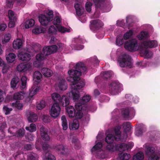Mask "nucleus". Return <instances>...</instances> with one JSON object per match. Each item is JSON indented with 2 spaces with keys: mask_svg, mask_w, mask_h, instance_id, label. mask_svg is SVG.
Segmentation results:
<instances>
[{
  "mask_svg": "<svg viewBox=\"0 0 160 160\" xmlns=\"http://www.w3.org/2000/svg\"><path fill=\"white\" fill-rule=\"evenodd\" d=\"M76 70L71 69L68 71L69 76L67 78V81L72 83L71 84L72 89L70 93L72 95L74 101L78 100L80 98L79 92L78 90L83 88L85 85L84 79H81L80 76L82 73L87 72V68L84 63L80 62L75 65Z\"/></svg>",
  "mask_w": 160,
  "mask_h": 160,
  "instance_id": "f257e3e1",
  "label": "nucleus"
},
{
  "mask_svg": "<svg viewBox=\"0 0 160 160\" xmlns=\"http://www.w3.org/2000/svg\"><path fill=\"white\" fill-rule=\"evenodd\" d=\"M138 46V41L135 39L129 40L126 42L124 44L125 48L130 51L136 50Z\"/></svg>",
  "mask_w": 160,
  "mask_h": 160,
  "instance_id": "0eeeda50",
  "label": "nucleus"
},
{
  "mask_svg": "<svg viewBox=\"0 0 160 160\" xmlns=\"http://www.w3.org/2000/svg\"><path fill=\"white\" fill-rule=\"evenodd\" d=\"M121 127L118 125L114 127L113 128L114 135L109 134L106 137L105 142L108 143H112L113 142L114 140L116 141H119L121 140Z\"/></svg>",
  "mask_w": 160,
  "mask_h": 160,
  "instance_id": "20e7f679",
  "label": "nucleus"
},
{
  "mask_svg": "<svg viewBox=\"0 0 160 160\" xmlns=\"http://www.w3.org/2000/svg\"><path fill=\"white\" fill-rule=\"evenodd\" d=\"M130 155L126 153H124L122 155L121 153V156H120V160H128L130 158Z\"/></svg>",
  "mask_w": 160,
  "mask_h": 160,
  "instance_id": "a18cd8bd",
  "label": "nucleus"
},
{
  "mask_svg": "<svg viewBox=\"0 0 160 160\" xmlns=\"http://www.w3.org/2000/svg\"><path fill=\"white\" fill-rule=\"evenodd\" d=\"M113 72L111 71H105L101 74V76L104 79H107L110 78Z\"/></svg>",
  "mask_w": 160,
  "mask_h": 160,
  "instance_id": "7c9ffc66",
  "label": "nucleus"
},
{
  "mask_svg": "<svg viewBox=\"0 0 160 160\" xmlns=\"http://www.w3.org/2000/svg\"><path fill=\"white\" fill-rule=\"evenodd\" d=\"M102 146V143L101 142H98L92 147L91 149V151L92 152H94L101 149Z\"/></svg>",
  "mask_w": 160,
  "mask_h": 160,
  "instance_id": "e433bc0d",
  "label": "nucleus"
},
{
  "mask_svg": "<svg viewBox=\"0 0 160 160\" xmlns=\"http://www.w3.org/2000/svg\"><path fill=\"white\" fill-rule=\"evenodd\" d=\"M122 126L124 128V131L125 132L127 133L130 131L131 128L130 123L129 122H124L122 124Z\"/></svg>",
  "mask_w": 160,
  "mask_h": 160,
  "instance_id": "f704fd0d",
  "label": "nucleus"
},
{
  "mask_svg": "<svg viewBox=\"0 0 160 160\" xmlns=\"http://www.w3.org/2000/svg\"><path fill=\"white\" fill-rule=\"evenodd\" d=\"M41 72L44 75L47 77H50L52 75V72L50 69L46 68H42Z\"/></svg>",
  "mask_w": 160,
  "mask_h": 160,
  "instance_id": "412c9836",
  "label": "nucleus"
},
{
  "mask_svg": "<svg viewBox=\"0 0 160 160\" xmlns=\"http://www.w3.org/2000/svg\"><path fill=\"white\" fill-rule=\"evenodd\" d=\"M75 107L77 111H87V113L88 112L89 109L87 105H84L82 103L79 102L77 103L75 105Z\"/></svg>",
  "mask_w": 160,
  "mask_h": 160,
  "instance_id": "f3484780",
  "label": "nucleus"
},
{
  "mask_svg": "<svg viewBox=\"0 0 160 160\" xmlns=\"http://www.w3.org/2000/svg\"><path fill=\"white\" fill-rule=\"evenodd\" d=\"M144 158V155L142 152H139L133 156V160H142Z\"/></svg>",
  "mask_w": 160,
  "mask_h": 160,
  "instance_id": "cd10ccee",
  "label": "nucleus"
},
{
  "mask_svg": "<svg viewBox=\"0 0 160 160\" xmlns=\"http://www.w3.org/2000/svg\"><path fill=\"white\" fill-rule=\"evenodd\" d=\"M42 120L45 123L49 122L50 121V117L46 115H43L42 116Z\"/></svg>",
  "mask_w": 160,
  "mask_h": 160,
  "instance_id": "0e129e2a",
  "label": "nucleus"
},
{
  "mask_svg": "<svg viewBox=\"0 0 160 160\" xmlns=\"http://www.w3.org/2000/svg\"><path fill=\"white\" fill-rule=\"evenodd\" d=\"M145 129L142 126H140L137 128L136 131V134L138 136H140L142 135L143 132L145 131Z\"/></svg>",
  "mask_w": 160,
  "mask_h": 160,
  "instance_id": "c9c22d12",
  "label": "nucleus"
},
{
  "mask_svg": "<svg viewBox=\"0 0 160 160\" xmlns=\"http://www.w3.org/2000/svg\"><path fill=\"white\" fill-rule=\"evenodd\" d=\"M61 22L60 18L58 17H56L54 18L53 21V23L54 25H59Z\"/></svg>",
  "mask_w": 160,
  "mask_h": 160,
  "instance_id": "4d7b16f0",
  "label": "nucleus"
},
{
  "mask_svg": "<svg viewBox=\"0 0 160 160\" xmlns=\"http://www.w3.org/2000/svg\"><path fill=\"white\" fill-rule=\"evenodd\" d=\"M13 107L17 108L18 110H22L23 108V105L22 103H20L19 101H17L15 102L12 103Z\"/></svg>",
  "mask_w": 160,
  "mask_h": 160,
  "instance_id": "473e14b6",
  "label": "nucleus"
},
{
  "mask_svg": "<svg viewBox=\"0 0 160 160\" xmlns=\"http://www.w3.org/2000/svg\"><path fill=\"white\" fill-rule=\"evenodd\" d=\"M122 143L124 144L126 146H121L122 149V151H124L125 150H129L131 149V148H132L134 146V144L133 143H129L128 144H127L124 143Z\"/></svg>",
  "mask_w": 160,
  "mask_h": 160,
  "instance_id": "4c0bfd02",
  "label": "nucleus"
},
{
  "mask_svg": "<svg viewBox=\"0 0 160 160\" xmlns=\"http://www.w3.org/2000/svg\"><path fill=\"white\" fill-rule=\"evenodd\" d=\"M148 37V33L145 31H142L139 35H138V37L139 40H142L143 39H146Z\"/></svg>",
  "mask_w": 160,
  "mask_h": 160,
  "instance_id": "37998d69",
  "label": "nucleus"
},
{
  "mask_svg": "<svg viewBox=\"0 0 160 160\" xmlns=\"http://www.w3.org/2000/svg\"><path fill=\"white\" fill-rule=\"evenodd\" d=\"M157 46V41L153 40L149 41H144L142 42L140 45V49L143 50L148 48H154Z\"/></svg>",
  "mask_w": 160,
  "mask_h": 160,
  "instance_id": "1a4fd4ad",
  "label": "nucleus"
},
{
  "mask_svg": "<svg viewBox=\"0 0 160 160\" xmlns=\"http://www.w3.org/2000/svg\"><path fill=\"white\" fill-rule=\"evenodd\" d=\"M109 90L113 95H116L118 94L121 91V87L118 83L113 82L110 84Z\"/></svg>",
  "mask_w": 160,
  "mask_h": 160,
  "instance_id": "9b49d317",
  "label": "nucleus"
},
{
  "mask_svg": "<svg viewBox=\"0 0 160 160\" xmlns=\"http://www.w3.org/2000/svg\"><path fill=\"white\" fill-rule=\"evenodd\" d=\"M66 107V111L68 113L69 117L73 118L75 116L76 111L73 106H68Z\"/></svg>",
  "mask_w": 160,
  "mask_h": 160,
  "instance_id": "6ab92c4d",
  "label": "nucleus"
},
{
  "mask_svg": "<svg viewBox=\"0 0 160 160\" xmlns=\"http://www.w3.org/2000/svg\"><path fill=\"white\" fill-rule=\"evenodd\" d=\"M46 156L47 157L46 160H55L54 156L50 153H46Z\"/></svg>",
  "mask_w": 160,
  "mask_h": 160,
  "instance_id": "052dcab7",
  "label": "nucleus"
},
{
  "mask_svg": "<svg viewBox=\"0 0 160 160\" xmlns=\"http://www.w3.org/2000/svg\"><path fill=\"white\" fill-rule=\"evenodd\" d=\"M60 105L57 103H54L52 105L49 111L51 116L55 118L59 115L61 109Z\"/></svg>",
  "mask_w": 160,
  "mask_h": 160,
  "instance_id": "6e6552de",
  "label": "nucleus"
},
{
  "mask_svg": "<svg viewBox=\"0 0 160 160\" xmlns=\"http://www.w3.org/2000/svg\"><path fill=\"white\" fill-rule=\"evenodd\" d=\"M90 22V29L95 32L99 30L103 25V23L99 19L92 20Z\"/></svg>",
  "mask_w": 160,
  "mask_h": 160,
  "instance_id": "9d476101",
  "label": "nucleus"
},
{
  "mask_svg": "<svg viewBox=\"0 0 160 160\" xmlns=\"http://www.w3.org/2000/svg\"><path fill=\"white\" fill-rule=\"evenodd\" d=\"M57 32V27H55L53 26H51L48 29L49 34H55Z\"/></svg>",
  "mask_w": 160,
  "mask_h": 160,
  "instance_id": "8fccbe9b",
  "label": "nucleus"
},
{
  "mask_svg": "<svg viewBox=\"0 0 160 160\" xmlns=\"http://www.w3.org/2000/svg\"><path fill=\"white\" fill-rule=\"evenodd\" d=\"M5 93L3 91L0 89V102L4 100Z\"/></svg>",
  "mask_w": 160,
  "mask_h": 160,
  "instance_id": "bf43d9fd",
  "label": "nucleus"
},
{
  "mask_svg": "<svg viewBox=\"0 0 160 160\" xmlns=\"http://www.w3.org/2000/svg\"><path fill=\"white\" fill-rule=\"evenodd\" d=\"M14 3V0H6L7 5L9 8L13 6Z\"/></svg>",
  "mask_w": 160,
  "mask_h": 160,
  "instance_id": "338daca9",
  "label": "nucleus"
},
{
  "mask_svg": "<svg viewBox=\"0 0 160 160\" xmlns=\"http://www.w3.org/2000/svg\"><path fill=\"white\" fill-rule=\"evenodd\" d=\"M155 149L153 147H148L146 148V154L148 156L155 153Z\"/></svg>",
  "mask_w": 160,
  "mask_h": 160,
  "instance_id": "c756f323",
  "label": "nucleus"
},
{
  "mask_svg": "<svg viewBox=\"0 0 160 160\" xmlns=\"http://www.w3.org/2000/svg\"><path fill=\"white\" fill-rule=\"evenodd\" d=\"M126 146L124 143L115 144L110 143L107 146V148L110 152H113L115 151H118L120 152L122 151L121 146Z\"/></svg>",
  "mask_w": 160,
  "mask_h": 160,
  "instance_id": "f8f14e48",
  "label": "nucleus"
},
{
  "mask_svg": "<svg viewBox=\"0 0 160 160\" xmlns=\"http://www.w3.org/2000/svg\"><path fill=\"white\" fill-rule=\"evenodd\" d=\"M16 57L15 54L10 53L6 57V59L8 62L12 63L15 61Z\"/></svg>",
  "mask_w": 160,
  "mask_h": 160,
  "instance_id": "b1692460",
  "label": "nucleus"
},
{
  "mask_svg": "<svg viewBox=\"0 0 160 160\" xmlns=\"http://www.w3.org/2000/svg\"><path fill=\"white\" fill-rule=\"evenodd\" d=\"M36 154L32 152H30L28 155V158L30 160H36Z\"/></svg>",
  "mask_w": 160,
  "mask_h": 160,
  "instance_id": "680f3d73",
  "label": "nucleus"
},
{
  "mask_svg": "<svg viewBox=\"0 0 160 160\" xmlns=\"http://www.w3.org/2000/svg\"><path fill=\"white\" fill-rule=\"evenodd\" d=\"M76 14L78 16H81L82 13L81 11L82 6L80 3H76L74 5Z\"/></svg>",
  "mask_w": 160,
  "mask_h": 160,
  "instance_id": "bb28decb",
  "label": "nucleus"
},
{
  "mask_svg": "<svg viewBox=\"0 0 160 160\" xmlns=\"http://www.w3.org/2000/svg\"><path fill=\"white\" fill-rule=\"evenodd\" d=\"M3 110L5 111V114L8 115L10 113V112L12 110L11 108H9L7 106H4L3 107Z\"/></svg>",
  "mask_w": 160,
  "mask_h": 160,
  "instance_id": "774afa93",
  "label": "nucleus"
},
{
  "mask_svg": "<svg viewBox=\"0 0 160 160\" xmlns=\"http://www.w3.org/2000/svg\"><path fill=\"white\" fill-rule=\"evenodd\" d=\"M39 88L38 87H37L33 89L32 90L30 91V95L32 96H34L36 94L37 92L39 90Z\"/></svg>",
  "mask_w": 160,
  "mask_h": 160,
  "instance_id": "13d9d810",
  "label": "nucleus"
},
{
  "mask_svg": "<svg viewBox=\"0 0 160 160\" xmlns=\"http://www.w3.org/2000/svg\"><path fill=\"white\" fill-rule=\"evenodd\" d=\"M95 8L97 9H103L104 8V3L105 0H92Z\"/></svg>",
  "mask_w": 160,
  "mask_h": 160,
  "instance_id": "a211bd4d",
  "label": "nucleus"
},
{
  "mask_svg": "<svg viewBox=\"0 0 160 160\" xmlns=\"http://www.w3.org/2000/svg\"><path fill=\"white\" fill-rule=\"evenodd\" d=\"M57 49L58 47L56 45L44 47L42 52L36 55V60L38 62L41 61L45 58L46 56L56 52Z\"/></svg>",
  "mask_w": 160,
  "mask_h": 160,
  "instance_id": "f03ea898",
  "label": "nucleus"
},
{
  "mask_svg": "<svg viewBox=\"0 0 160 160\" xmlns=\"http://www.w3.org/2000/svg\"><path fill=\"white\" fill-rule=\"evenodd\" d=\"M133 34V32L132 30H130L128 32L125 33L123 36V39L127 40Z\"/></svg>",
  "mask_w": 160,
  "mask_h": 160,
  "instance_id": "49530a36",
  "label": "nucleus"
},
{
  "mask_svg": "<svg viewBox=\"0 0 160 160\" xmlns=\"http://www.w3.org/2000/svg\"><path fill=\"white\" fill-rule=\"evenodd\" d=\"M45 31V28L41 26H36L32 30V32L35 34H39Z\"/></svg>",
  "mask_w": 160,
  "mask_h": 160,
  "instance_id": "a878e982",
  "label": "nucleus"
},
{
  "mask_svg": "<svg viewBox=\"0 0 160 160\" xmlns=\"http://www.w3.org/2000/svg\"><path fill=\"white\" fill-rule=\"evenodd\" d=\"M25 133V130L23 129H20L18 130L15 134V136L18 137H23Z\"/></svg>",
  "mask_w": 160,
  "mask_h": 160,
  "instance_id": "09e8293b",
  "label": "nucleus"
},
{
  "mask_svg": "<svg viewBox=\"0 0 160 160\" xmlns=\"http://www.w3.org/2000/svg\"><path fill=\"white\" fill-rule=\"evenodd\" d=\"M25 94V92L23 91L15 93L13 95V100L22 99L24 98L23 95Z\"/></svg>",
  "mask_w": 160,
  "mask_h": 160,
  "instance_id": "5701e85b",
  "label": "nucleus"
},
{
  "mask_svg": "<svg viewBox=\"0 0 160 160\" xmlns=\"http://www.w3.org/2000/svg\"><path fill=\"white\" fill-rule=\"evenodd\" d=\"M18 57L20 60L28 61L31 59L30 55L28 53L21 52L19 53Z\"/></svg>",
  "mask_w": 160,
  "mask_h": 160,
  "instance_id": "dca6fc26",
  "label": "nucleus"
},
{
  "mask_svg": "<svg viewBox=\"0 0 160 160\" xmlns=\"http://www.w3.org/2000/svg\"><path fill=\"white\" fill-rule=\"evenodd\" d=\"M158 156L155 153L148 156V160H159Z\"/></svg>",
  "mask_w": 160,
  "mask_h": 160,
  "instance_id": "6e6d98bb",
  "label": "nucleus"
},
{
  "mask_svg": "<svg viewBox=\"0 0 160 160\" xmlns=\"http://www.w3.org/2000/svg\"><path fill=\"white\" fill-rule=\"evenodd\" d=\"M8 16L10 20H16V18L15 16L14 12L11 10L8 11Z\"/></svg>",
  "mask_w": 160,
  "mask_h": 160,
  "instance_id": "3c124183",
  "label": "nucleus"
},
{
  "mask_svg": "<svg viewBox=\"0 0 160 160\" xmlns=\"http://www.w3.org/2000/svg\"><path fill=\"white\" fill-rule=\"evenodd\" d=\"M21 84L19 78L16 76L12 78L10 82L11 87L13 89L20 87L21 89H24L26 87L27 78L25 76H22L21 79Z\"/></svg>",
  "mask_w": 160,
  "mask_h": 160,
  "instance_id": "7ed1b4c3",
  "label": "nucleus"
},
{
  "mask_svg": "<svg viewBox=\"0 0 160 160\" xmlns=\"http://www.w3.org/2000/svg\"><path fill=\"white\" fill-rule=\"evenodd\" d=\"M35 22L34 19H31L26 21L25 22V27L26 28L32 27L35 24Z\"/></svg>",
  "mask_w": 160,
  "mask_h": 160,
  "instance_id": "72a5a7b5",
  "label": "nucleus"
},
{
  "mask_svg": "<svg viewBox=\"0 0 160 160\" xmlns=\"http://www.w3.org/2000/svg\"><path fill=\"white\" fill-rule=\"evenodd\" d=\"M131 58L128 54L124 53L122 57L118 61L119 65L121 67H132V64L131 62Z\"/></svg>",
  "mask_w": 160,
  "mask_h": 160,
  "instance_id": "423d86ee",
  "label": "nucleus"
},
{
  "mask_svg": "<svg viewBox=\"0 0 160 160\" xmlns=\"http://www.w3.org/2000/svg\"><path fill=\"white\" fill-rule=\"evenodd\" d=\"M57 86L61 90H65L67 88V86L65 84V81L63 79L61 80L59 82Z\"/></svg>",
  "mask_w": 160,
  "mask_h": 160,
  "instance_id": "393cba45",
  "label": "nucleus"
},
{
  "mask_svg": "<svg viewBox=\"0 0 160 160\" xmlns=\"http://www.w3.org/2000/svg\"><path fill=\"white\" fill-rule=\"evenodd\" d=\"M11 38V35L9 33L6 34L2 40V42L4 44L5 43H6L8 42L10 40Z\"/></svg>",
  "mask_w": 160,
  "mask_h": 160,
  "instance_id": "603ef678",
  "label": "nucleus"
},
{
  "mask_svg": "<svg viewBox=\"0 0 160 160\" xmlns=\"http://www.w3.org/2000/svg\"><path fill=\"white\" fill-rule=\"evenodd\" d=\"M90 98L91 97L90 95H85L82 97V99H80V102L85 105V104L88 102Z\"/></svg>",
  "mask_w": 160,
  "mask_h": 160,
  "instance_id": "ea45409f",
  "label": "nucleus"
},
{
  "mask_svg": "<svg viewBox=\"0 0 160 160\" xmlns=\"http://www.w3.org/2000/svg\"><path fill=\"white\" fill-rule=\"evenodd\" d=\"M72 126L73 129L76 130L78 129L79 126L78 122L76 120H73L72 125Z\"/></svg>",
  "mask_w": 160,
  "mask_h": 160,
  "instance_id": "864d4df0",
  "label": "nucleus"
},
{
  "mask_svg": "<svg viewBox=\"0 0 160 160\" xmlns=\"http://www.w3.org/2000/svg\"><path fill=\"white\" fill-rule=\"evenodd\" d=\"M25 129L31 132H33L36 130V127L35 124L32 123L30 124V126L26 127Z\"/></svg>",
  "mask_w": 160,
  "mask_h": 160,
  "instance_id": "a19ab883",
  "label": "nucleus"
},
{
  "mask_svg": "<svg viewBox=\"0 0 160 160\" xmlns=\"http://www.w3.org/2000/svg\"><path fill=\"white\" fill-rule=\"evenodd\" d=\"M40 130L42 139L45 141H49L50 139V137L48 133V129L43 126H42L40 128Z\"/></svg>",
  "mask_w": 160,
  "mask_h": 160,
  "instance_id": "4468645a",
  "label": "nucleus"
},
{
  "mask_svg": "<svg viewBox=\"0 0 160 160\" xmlns=\"http://www.w3.org/2000/svg\"><path fill=\"white\" fill-rule=\"evenodd\" d=\"M122 114L123 117L126 119H128L129 117V112L128 109L124 108L123 109L122 111Z\"/></svg>",
  "mask_w": 160,
  "mask_h": 160,
  "instance_id": "c03bdc74",
  "label": "nucleus"
},
{
  "mask_svg": "<svg viewBox=\"0 0 160 160\" xmlns=\"http://www.w3.org/2000/svg\"><path fill=\"white\" fill-rule=\"evenodd\" d=\"M116 44L118 46H120L124 43V40L122 37L117 36L116 41Z\"/></svg>",
  "mask_w": 160,
  "mask_h": 160,
  "instance_id": "de8ad7c7",
  "label": "nucleus"
},
{
  "mask_svg": "<svg viewBox=\"0 0 160 160\" xmlns=\"http://www.w3.org/2000/svg\"><path fill=\"white\" fill-rule=\"evenodd\" d=\"M52 98L54 103H57L60 105H62L63 107H66L69 105L70 101L68 97L63 95L61 97L60 95L56 93L52 94Z\"/></svg>",
  "mask_w": 160,
  "mask_h": 160,
  "instance_id": "39448f33",
  "label": "nucleus"
},
{
  "mask_svg": "<svg viewBox=\"0 0 160 160\" xmlns=\"http://www.w3.org/2000/svg\"><path fill=\"white\" fill-rule=\"evenodd\" d=\"M42 77V75L41 72L38 71L35 72L33 75V78L35 81H36V80H40Z\"/></svg>",
  "mask_w": 160,
  "mask_h": 160,
  "instance_id": "58836bf2",
  "label": "nucleus"
},
{
  "mask_svg": "<svg viewBox=\"0 0 160 160\" xmlns=\"http://www.w3.org/2000/svg\"><path fill=\"white\" fill-rule=\"evenodd\" d=\"M28 120L29 122H36L38 119L37 115L33 112H31L29 113V116L28 118Z\"/></svg>",
  "mask_w": 160,
  "mask_h": 160,
  "instance_id": "4be33fe9",
  "label": "nucleus"
},
{
  "mask_svg": "<svg viewBox=\"0 0 160 160\" xmlns=\"http://www.w3.org/2000/svg\"><path fill=\"white\" fill-rule=\"evenodd\" d=\"M57 149L62 154H65L68 152V149L62 145H60L58 146Z\"/></svg>",
  "mask_w": 160,
  "mask_h": 160,
  "instance_id": "c85d7f7f",
  "label": "nucleus"
},
{
  "mask_svg": "<svg viewBox=\"0 0 160 160\" xmlns=\"http://www.w3.org/2000/svg\"><path fill=\"white\" fill-rule=\"evenodd\" d=\"M46 106V102L43 100H41L37 104L36 108L38 110H41L43 108Z\"/></svg>",
  "mask_w": 160,
  "mask_h": 160,
  "instance_id": "79ce46f5",
  "label": "nucleus"
},
{
  "mask_svg": "<svg viewBox=\"0 0 160 160\" xmlns=\"http://www.w3.org/2000/svg\"><path fill=\"white\" fill-rule=\"evenodd\" d=\"M22 42L20 39H17L14 40L13 42V47L15 49H19L21 48L22 46Z\"/></svg>",
  "mask_w": 160,
  "mask_h": 160,
  "instance_id": "aec40b11",
  "label": "nucleus"
},
{
  "mask_svg": "<svg viewBox=\"0 0 160 160\" xmlns=\"http://www.w3.org/2000/svg\"><path fill=\"white\" fill-rule=\"evenodd\" d=\"M57 30H58L59 32L62 33H64L67 31V28L62 26H57Z\"/></svg>",
  "mask_w": 160,
  "mask_h": 160,
  "instance_id": "e2e57ef3",
  "label": "nucleus"
},
{
  "mask_svg": "<svg viewBox=\"0 0 160 160\" xmlns=\"http://www.w3.org/2000/svg\"><path fill=\"white\" fill-rule=\"evenodd\" d=\"M92 6V3L89 2H87L85 6V7L86 11L89 12L91 11V7Z\"/></svg>",
  "mask_w": 160,
  "mask_h": 160,
  "instance_id": "5fc2aeb1",
  "label": "nucleus"
},
{
  "mask_svg": "<svg viewBox=\"0 0 160 160\" xmlns=\"http://www.w3.org/2000/svg\"><path fill=\"white\" fill-rule=\"evenodd\" d=\"M32 66L29 64L21 63L17 67V70L19 72H25L31 69Z\"/></svg>",
  "mask_w": 160,
  "mask_h": 160,
  "instance_id": "2eb2a0df",
  "label": "nucleus"
},
{
  "mask_svg": "<svg viewBox=\"0 0 160 160\" xmlns=\"http://www.w3.org/2000/svg\"><path fill=\"white\" fill-rule=\"evenodd\" d=\"M38 18L41 24L44 26H47L52 21L48 16L44 14L39 15Z\"/></svg>",
  "mask_w": 160,
  "mask_h": 160,
  "instance_id": "ddd939ff",
  "label": "nucleus"
},
{
  "mask_svg": "<svg viewBox=\"0 0 160 160\" xmlns=\"http://www.w3.org/2000/svg\"><path fill=\"white\" fill-rule=\"evenodd\" d=\"M82 111L84 112V111H78L77 112H76V117L80 119L83 116V112Z\"/></svg>",
  "mask_w": 160,
  "mask_h": 160,
  "instance_id": "69168bd1",
  "label": "nucleus"
},
{
  "mask_svg": "<svg viewBox=\"0 0 160 160\" xmlns=\"http://www.w3.org/2000/svg\"><path fill=\"white\" fill-rule=\"evenodd\" d=\"M61 120L62 121V129L63 130H65L68 128V125L67 121L65 116L63 115L62 116Z\"/></svg>",
  "mask_w": 160,
  "mask_h": 160,
  "instance_id": "2f4dec72",
  "label": "nucleus"
}]
</instances>
